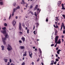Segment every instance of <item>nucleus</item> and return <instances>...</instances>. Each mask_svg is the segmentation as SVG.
<instances>
[{
    "mask_svg": "<svg viewBox=\"0 0 65 65\" xmlns=\"http://www.w3.org/2000/svg\"><path fill=\"white\" fill-rule=\"evenodd\" d=\"M7 50L9 51H10L11 50H12V48H11V46L9 44H8V47L7 48Z\"/></svg>",
    "mask_w": 65,
    "mask_h": 65,
    "instance_id": "1",
    "label": "nucleus"
},
{
    "mask_svg": "<svg viewBox=\"0 0 65 65\" xmlns=\"http://www.w3.org/2000/svg\"><path fill=\"white\" fill-rule=\"evenodd\" d=\"M19 29L20 30H22V25H21V22L19 23Z\"/></svg>",
    "mask_w": 65,
    "mask_h": 65,
    "instance_id": "2",
    "label": "nucleus"
},
{
    "mask_svg": "<svg viewBox=\"0 0 65 65\" xmlns=\"http://www.w3.org/2000/svg\"><path fill=\"white\" fill-rule=\"evenodd\" d=\"M59 38V36H56L55 37V42H57L58 41V38Z\"/></svg>",
    "mask_w": 65,
    "mask_h": 65,
    "instance_id": "3",
    "label": "nucleus"
},
{
    "mask_svg": "<svg viewBox=\"0 0 65 65\" xmlns=\"http://www.w3.org/2000/svg\"><path fill=\"white\" fill-rule=\"evenodd\" d=\"M1 32L3 34H5L6 33V30H2L1 31Z\"/></svg>",
    "mask_w": 65,
    "mask_h": 65,
    "instance_id": "4",
    "label": "nucleus"
},
{
    "mask_svg": "<svg viewBox=\"0 0 65 65\" xmlns=\"http://www.w3.org/2000/svg\"><path fill=\"white\" fill-rule=\"evenodd\" d=\"M16 23V22L15 21V20H13L12 22V24L13 25V26L15 25V24Z\"/></svg>",
    "mask_w": 65,
    "mask_h": 65,
    "instance_id": "5",
    "label": "nucleus"
},
{
    "mask_svg": "<svg viewBox=\"0 0 65 65\" xmlns=\"http://www.w3.org/2000/svg\"><path fill=\"white\" fill-rule=\"evenodd\" d=\"M20 48L21 50H23V49H25V46H20Z\"/></svg>",
    "mask_w": 65,
    "mask_h": 65,
    "instance_id": "6",
    "label": "nucleus"
},
{
    "mask_svg": "<svg viewBox=\"0 0 65 65\" xmlns=\"http://www.w3.org/2000/svg\"><path fill=\"white\" fill-rule=\"evenodd\" d=\"M60 51H61V50L59 49L57 51V53L58 55L60 54Z\"/></svg>",
    "mask_w": 65,
    "mask_h": 65,
    "instance_id": "7",
    "label": "nucleus"
},
{
    "mask_svg": "<svg viewBox=\"0 0 65 65\" xmlns=\"http://www.w3.org/2000/svg\"><path fill=\"white\" fill-rule=\"evenodd\" d=\"M37 8H38V5H36V6L34 10H36V9H37Z\"/></svg>",
    "mask_w": 65,
    "mask_h": 65,
    "instance_id": "8",
    "label": "nucleus"
},
{
    "mask_svg": "<svg viewBox=\"0 0 65 65\" xmlns=\"http://www.w3.org/2000/svg\"><path fill=\"white\" fill-rule=\"evenodd\" d=\"M59 41H58V42H56L55 43H57V44H60V43H61V41H60V39H59Z\"/></svg>",
    "mask_w": 65,
    "mask_h": 65,
    "instance_id": "9",
    "label": "nucleus"
},
{
    "mask_svg": "<svg viewBox=\"0 0 65 65\" xmlns=\"http://www.w3.org/2000/svg\"><path fill=\"white\" fill-rule=\"evenodd\" d=\"M26 56H27V51H26L25 52V54H23V57H24Z\"/></svg>",
    "mask_w": 65,
    "mask_h": 65,
    "instance_id": "10",
    "label": "nucleus"
},
{
    "mask_svg": "<svg viewBox=\"0 0 65 65\" xmlns=\"http://www.w3.org/2000/svg\"><path fill=\"white\" fill-rule=\"evenodd\" d=\"M29 57H30L31 58H32V53H31V54H30V52H29Z\"/></svg>",
    "mask_w": 65,
    "mask_h": 65,
    "instance_id": "11",
    "label": "nucleus"
},
{
    "mask_svg": "<svg viewBox=\"0 0 65 65\" xmlns=\"http://www.w3.org/2000/svg\"><path fill=\"white\" fill-rule=\"evenodd\" d=\"M21 39L23 40V42H25V38L24 37H23L21 38Z\"/></svg>",
    "mask_w": 65,
    "mask_h": 65,
    "instance_id": "12",
    "label": "nucleus"
},
{
    "mask_svg": "<svg viewBox=\"0 0 65 65\" xmlns=\"http://www.w3.org/2000/svg\"><path fill=\"white\" fill-rule=\"evenodd\" d=\"M1 47H2V51H3L4 50V46L3 45H2L1 46Z\"/></svg>",
    "mask_w": 65,
    "mask_h": 65,
    "instance_id": "13",
    "label": "nucleus"
},
{
    "mask_svg": "<svg viewBox=\"0 0 65 65\" xmlns=\"http://www.w3.org/2000/svg\"><path fill=\"white\" fill-rule=\"evenodd\" d=\"M35 24H36V27L37 28H38V26H39V24H38V23H35Z\"/></svg>",
    "mask_w": 65,
    "mask_h": 65,
    "instance_id": "14",
    "label": "nucleus"
},
{
    "mask_svg": "<svg viewBox=\"0 0 65 65\" xmlns=\"http://www.w3.org/2000/svg\"><path fill=\"white\" fill-rule=\"evenodd\" d=\"M22 2H21V4H25V1H24V0H22Z\"/></svg>",
    "mask_w": 65,
    "mask_h": 65,
    "instance_id": "15",
    "label": "nucleus"
},
{
    "mask_svg": "<svg viewBox=\"0 0 65 65\" xmlns=\"http://www.w3.org/2000/svg\"><path fill=\"white\" fill-rule=\"evenodd\" d=\"M62 27H63V29L65 30V26H64V24L63 23H62Z\"/></svg>",
    "mask_w": 65,
    "mask_h": 65,
    "instance_id": "16",
    "label": "nucleus"
},
{
    "mask_svg": "<svg viewBox=\"0 0 65 65\" xmlns=\"http://www.w3.org/2000/svg\"><path fill=\"white\" fill-rule=\"evenodd\" d=\"M6 40V38H2V41H3V40L5 41V40Z\"/></svg>",
    "mask_w": 65,
    "mask_h": 65,
    "instance_id": "17",
    "label": "nucleus"
},
{
    "mask_svg": "<svg viewBox=\"0 0 65 65\" xmlns=\"http://www.w3.org/2000/svg\"><path fill=\"white\" fill-rule=\"evenodd\" d=\"M3 42L4 44L5 45H6V42H5V41H4V40H3Z\"/></svg>",
    "mask_w": 65,
    "mask_h": 65,
    "instance_id": "18",
    "label": "nucleus"
},
{
    "mask_svg": "<svg viewBox=\"0 0 65 65\" xmlns=\"http://www.w3.org/2000/svg\"><path fill=\"white\" fill-rule=\"evenodd\" d=\"M39 52H40V53H41H41H42V51H41V49L40 48H39Z\"/></svg>",
    "mask_w": 65,
    "mask_h": 65,
    "instance_id": "19",
    "label": "nucleus"
},
{
    "mask_svg": "<svg viewBox=\"0 0 65 65\" xmlns=\"http://www.w3.org/2000/svg\"><path fill=\"white\" fill-rule=\"evenodd\" d=\"M0 4H1V5H3V2H0Z\"/></svg>",
    "mask_w": 65,
    "mask_h": 65,
    "instance_id": "20",
    "label": "nucleus"
},
{
    "mask_svg": "<svg viewBox=\"0 0 65 65\" xmlns=\"http://www.w3.org/2000/svg\"><path fill=\"white\" fill-rule=\"evenodd\" d=\"M2 29L3 30H5V29H6V27H4L3 28H2Z\"/></svg>",
    "mask_w": 65,
    "mask_h": 65,
    "instance_id": "21",
    "label": "nucleus"
},
{
    "mask_svg": "<svg viewBox=\"0 0 65 65\" xmlns=\"http://www.w3.org/2000/svg\"><path fill=\"white\" fill-rule=\"evenodd\" d=\"M7 36H8V34H6L5 35V37L6 38H8V37H7Z\"/></svg>",
    "mask_w": 65,
    "mask_h": 65,
    "instance_id": "22",
    "label": "nucleus"
},
{
    "mask_svg": "<svg viewBox=\"0 0 65 65\" xmlns=\"http://www.w3.org/2000/svg\"><path fill=\"white\" fill-rule=\"evenodd\" d=\"M62 28H63V25L62 24L61 25V27L60 29L61 31H62Z\"/></svg>",
    "mask_w": 65,
    "mask_h": 65,
    "instance_id": "23",
    "label": "nucleus"
},
{
    "mask_svg": "<svg viewBox=\"0 0 65 65\" xmlns=\"http://www.w3.org/2000/svg\"><path fill=\"white\" fill-rule=\"evenodd\" d=\"M27 34H29V29H27Z\"/></svg>",
    "mask_w": 65,
    "mask_h": 65,
    "instance_id": "24",
    "label": "nucleus"
},
{
    "mask_svg": "<svg viewBox=\"0 0 65 65\" xmlns=\"http://www.w3.org/2000/svg\"><path fill=\"white\" fill-rule=\"evenodd\" d=\"M7 59H5V62H7Z\"/></svg>",
    "mask_w": 65,
    "mask_h": 65,
    "instance_id": "25",
    "label": "nucleus"
},
{
    "mask_svg": "<svg viewBox=\"0 0 65 65\" xmlns=\"http://www.w3.org/2000/svg\"><path fill=\"white\" fill-rule=\"evenodd\" d=\"M62 16L63 17V18H64V19H65V15L64 14H62Z\"/></svg>",
    "mask_w": 65,
    "mask_h": 65,
    "instance_id": "26",
    "label": "nucleus"
},
{
    "mask_svg": "<svg viewBox=\"0 0 65 65\" xmlns=\"http://www.w3.org/2000/svg\"><path fill=\"white\" fill-rule=\"evenodd\" d=\"M59 28V26H58L57 25H56V26L55 27V28Z\"/></svg>",
    "mask_w": 65,
    "mask_h": 65,
    "instance_id": "27",
    "label": "nucleus"
},
{
    "mask_svg": "<svg viewBox=\"0 0 65 65\" xmlns=\"http://www.w3.org/2000/svg\"><path fill=\"white\" fill-rule=\"evenodd\" d=\"M13 12H15V9L14 8L13 9Z\"/></svg>",
    "mask_w": 65,
    "mask_h": 65,
    "instance_id": "28",
    "label": "nucleus"
},
{
    "mask_svg": "<svg viewBox=\"0 0 65 65\" xmlns=\"http://www.w3.org/2000/svg\"><path fill=\"white\" fill-rule=\"evenodd\" d=\"M4 25L5 26H6V27L7 26V24L6 23H5L4 24Z\"/></svg>",
    "mask_w": 65,
    "mask_h": 65,
    "instance_id": "29",
    "label": "nucleus"
},
{
    "mask_svg": "<svg viewBox=\"0 0 65 65\" xmlns=\"http://www.w3.org/2000/svg\"><path fill=\"white\" fill-rule=\"evenodd\" d=\"M33 6H32V5H31L30 7V9L32 8H33Z\"/></svg>",
    "mask_w": 65,
    "mask_h": 65,
    "instance_id": "30",
    "label": "nucleus"
},
{
    "mask_svg": "<svg viewBox=\"0 0 65 65\" xmlns=\"http://www.w3.org/2000/svg\"><path fill=\"white\" fill-rule=\"evenodd\" d=\"M61 9H63V10H65V8L64 7H62Z\"/></svg>",
    "mask_w": 65,
    "mask_h": 65,
    "instance_id": "31",
    "label": "nucleus"
},
{
    "mask_svg": "<svg viewBox=\"0 0 65 65\" xmlns=\"http://www.w3.org/2000/svg\"><path fill=\"white\" fill-rule=\"evenodd\" d=\"M15 5H16V3H14L13 4V6H15Z\"/></svg>",
    "mask_w": 65,
    "mask_h": 65,
    "instance_id": "32",
    "label": "nucleus"
},
{
    "mask_svg": "<svg viewBox=\"0 0 65 65\" xmlns=\"http://www.w3.org/2000/svg\"><path fill=\"white\" fill-rule=\"evenodd\" d=\"M19 42L20 43H22V41H21V40H19Z\"/></svg>",
    "mask_w": 65,
    "mask_h": 65,
    "instance_id": "33",
    "label": "nucleus"
},
{
    "mask_svg": "<svg viewBox=\"0 0 65 65\" xmlns=\"http://www.w3.org/2000/svg\"><path fill=\"white\" fill-rule=\"evenodd\" d=\"M54 46V44H52L51 45V46Z\"/></svg>",
    "mask_w": 65,
    "mask_h": 65,
    "instance_id": "34",
    "label": "nucleus"
},
{
    "mask_svg": "<svg viewBox=\"0 0 65 65\" xmlns=\"http://www.w3.org/2000/svg\"><path fill=\"white\" fill-rule=\"evenodd\" d=\"M55 23L56 25H57V24H58V21L57 22H55Z\"/></svg>",
    "mask_w": 65,
    "mask_h": 65,
    "instance_id": "35",
    "label": "nucleus"
},
{
    "mask_svg": "<svg viewBox=\"0 0 65 65\" xmlns=\"http://www.w3.org/2000/svg\"><path fill=\"white\" fill-rule=\"evenodd\" d=\"M21 65H25V62H23L22 64Z\"/></svg>",
    "mask_w": 65,
    "mask_h": 65,
    "instance_id": "36",
    "label": "nucleus"
},
{
    "mask_svg": "<svg viewBox=\"0 0 65 65\" xmlns=\"http://www.w3.org/2000/svg\"><path fill=\"white\" fill-rule=\"evenodd\" d=\"M62 5V7H64V4H62V5Z\"/></svg>",
    "mask_w": 65,
    "mask_h": 65,
    "instance_id": "37",
    "label": "nucleus"
},
{
    "mask_svg": "<svg viewBox=\"0 0 65 65\" xmlns=\"http://www.w3.org/2000/svg\"><path fill=\"white\" fill-rule=\"evenodd\" d=\"M9 61L10 63L11 62V59H9Z\"/></svg>",
    "mask_w": 65,
    "mask_h": 65,
    "instance_id": "38",
    "label": "nucleus"
},
{
    "mask_svg": "<svg viewBox=\"0 0 65 65\" xmlns=\"http://www.w3.org/2000/svg\"><path fill=\"white\" fill-rule=\"evenodd\" d=\"M34 14L35 16H37V15H36V12H35Z\"/></svg>",
    "mask_w": 65,
    "mask_h": 65,
    "instance_id": "39",
    "label": "nucleus"
},
{
    "mask_svg": "<svg viewBox=\"0 0 65 65\" xmlns=\"http://www.w3.org/2000/svg\"><path fill=\"white\" fill-rule=\"evenodd\" d=\"M55 60L56 61H59V59H56Z\"/></svg>",
    "mask_w": 65,
    "mask_h": 65,
    "instance_id": "40",
    "label": "nucleus"
},
{
    "mask_svg": "<svg viewBox=\"0 0 65 65\" xmlns=\"http://www.w3.org/2000/svg\"><path fill=\"white\" fill-rule=\"evenodd\" d=\"M12 16H13V15H14V12H13L12 13Z\"/></svg>",
    "mask_w": 65,
    "mask_h": 65,
    "instance_id": "41",
    "label": "nucleus"
},
{
    "mask_svg": "<svg viewBox=\"0 0 65 65\" xmlns=\"http://www.w3.org/2000/svg\"><path fill=\"white\" fill-rule=\"evenodd\" d=\"M28 4H26V5L25 6V7L26 8H27V7H28Z\"/></svg>",
    "mask_w": 65,
    "mask_h": 65,
    "instance_id": "42",
    "label": "nucleus"
},
{
    "mask_svg": "<svg viewBox=\"0 0 65 65\" xmlns=\"http://www.w3.org/2000/svg\"><path fill=\"white\" fill-rule=\"evenodd\" d=\"M55 18H56V19H56V21H58V17H56Z\"/></svg>",
    "mask_w": 65,
    "mask_h": 65,
    "instance_id": "43",
    "label": "nucleus"
},
{
    "mask_svg": "<svg viewBox=\"0 0 65 65\" xmlns=\"http://www.w3.org/2000/svg\"><path fill=\"white\" fill-rule=\"evenodd\" d=\"M11 15H10V16L9 18V20H10V18H11Z\"/></svg>",
    "mask_w": 65,
    "mask_h": 65,
    "instance_id": "44",
    "label": "nucleus"
},
{
    "mask_svg": "<svg viewBox=\"0 0 65 65\" xmlns=\"http://www.w3.org/2000/svg\"><path fill=\"white\" fill-rule=\"evenodd\" d=\"M17 9H19V8H20V6H18L17 7Z\"/></svg>",
    "mask_w": 65,
    "mask_h": 65,
    "instance_id": "45",
    "label": "nucleus"
},
{
    "mask_svg": "<svg viewBox=\"0 0 65 65\" xmlns=\"http://www.w3.org/2000/svg\"><path fill=\"white\" fill-rule=\"evenodd\" d=\"M31 64L32 65H34V62H32L31 63Z\"/></svg>",
    "mask_w": 65,
    "mask_h": 65,
    "instance_id": "46",
    "label": "nucleus"
},
{
    "mask_svg": "<svg viewBox=\"0 0 65 65\" xmlns=\"http://www.w3.org/2000/svg\"><path fill=\"white\" fill-rule=\"evenodd\" d=\"M56 43V44L54 46V47H56V46H57V43Z\"/></svg>",
    "mask_w": 65,
    "mask_h": 65,
    "instance_id": "47",
    "label": "nucleus"
},
{
    "mask_svg": "<svg viewBox=\"0 0 65 65\" xmlns=\"http://www.w3.org/2000/svg\"><path fill=\"white\" fill-rule=\"evenodd\" d=\"M65 34V30H64L63 31V34Z\"/></svg>",
    "mask_w": 65,
    "mask_h": 65,
    "instance_id": "48",
    "label": "nucleus"
},
{
    "mask_svg": "<svg viewBox=\"0 0 65 65\" xmlns=\"http://www.w3.org/2000/svg\"><path fill=\"white\" fill-rule=\"evenodd\" d=\"M46 21L47 22H48V20L47 19H46Z\"/></svg>",
    "mask_w": 65,
    "mask_h": 65,
    "instance_id": "49",
    "label": "nucleus"
},
{
    "mask_svg": "<svg viewBox=\"0 0 65 65\" xmlns=\"http://www.w3.org/2000/svg\"><path fill=\"white\" fill-rule=\"evenodd\" d=\"M34 33L35 35H36V33H35V31H34Z\"/></svg>",
    "mask_w": 65,
    "mask_h": 65,
    "instance_id": "50",
    "label": "nucleus"
},
{
    "mask_svg": "<svg viewBox=\"0 0 65 65\" xmlns=\"http://www.w3.org/2000/svg\"><path fill=\"white\" fill-rule=\"evenodd\" d=\"M56 63H57V62L55 61L54 62V64H56Z\"/></svg>",
    "mask_w": 65,
    "mask_h": 65,
    "instance_id": "51",
    "label": "nucleus"
},
{
    "mask_svg": "<svg viewBox=\"0 0 65 65\" xmlns=\"http://www.w3.org/2000/svg\"><path fill=\"white\" fill-rule=\"evenodd\" d=\"M51 62L53 63H54V60H52L51 61Z\"/></svg>",
    "mask_w": 65,
    "mask_h": 65,
    "instance_id": "52",
    "label": "nucleus"
},
{
    "mask_svg": "<svg viewBox=\"0 0 65 65\" xmlns=\"http://www.w3.org/2000/svg\"><path fill=\"white\" fill-rule=\"evenodd\" d=\"M51 65H53V64H54V63L53 62H51Z\"/></svg>",
    "mask_w": 65,
    "mask_h": 65,
    "instance_id": "53",
    "label": "nucleus"
},
{
    "mask_svg": "<svg viewBox=\"0 0 65 65\" xmlns=\"http://www.w3.org/2000/svg\"><path fill=\"white\" fill-rule=\"evenodd\" d=\"M18 17L17 16H16L15 17V19H18Z\"/></svg>",
    "mask_w": 65,
    "mask_h": 65,
    "instance_id": "54",
    "label": "nucleus"
},
{
    "mask_svg": "<svg viewBox=\"0 0 65 65\" xmlns=\"http://www.w3.org/2000/svg\"><path fill=\"white\" fill-rule=\"evenodd\" d=\"M62 38H64V36L62 35L61 36Z\"/></svg>",
    "mask_w": 65,
    "mask_h": 65,
    "instance_id": "55",
    "label": "nucleus"
},
{
    "mask_svg": "<svg viewBox=\"0 0 65 65\" xmlns=\"http://www.w3.org/2000/svg\"><path fill=\"white\" fill-rule=\"evenodd\" d=\"M56 57H58V55L57 54H56Z\"/></svg>",
    "mask_w": 65,
    "mask_h": 65,
    "instance_id": "56",
    "label": "nucleus"
},
{
    "mask_svg": "<svg viewBox=\"0 0 65 65\" xmlns=\"http://www.w3.org/2000/svg\"><path fill=\"white\" fill-rule=\"evenodd\" d=\"M58 49H59V48H58V47H57L56 48V50H58Z\"/></svg>",
    "mask_w": 65,
    "mask_h": 65,
    "instance_id": "57",
    "label": "nucleus"
},
{
    "mask_svg": "<svg viewBox=\"0 0 65 65\" xmlns=\"http://www.w3.org/2000/svg\"><path fill=\"white\" fill-rule=\"evenodd\" d=\"M35 51H37V48H36L35 49Z\"/></svg>",
    "mask_w": 65,
    "mask_h": 65,
    "instance_id": "58",
    "label": "nucleus"
},
{
    "mask_svg": "<svg viewBox=\"0 0 65 65\" xmlns=\"http://www.w3.org/2000/svg\"><path fill=\"white\" fill-rule=\"evenodd\" d=\"M39 61V59L38 58L37 60V62H38V61Z\"/></svg>",
    "mask_w": 65,
    "mask_h": 65,
    "instance_id": "59",
    "label": "nucleus"
},
{
    "mask_svg": "<svg viewBox=\"0 0 65 65\" xmlns=\"http://www.w3.org/2000/svg\"><path fill=\"white\" fill-rule=\"evenodd\" d=\"M64 41V40L63 39H62V42H63Z\"/></svg>",
    "mask_w": 65,
    "mask_h": 65,
    "instance_id": "60",
    "label": "nucleus"
},
{
    "mask_svg": "<svg viewBox=\"0 0 65 65\" xmlns=\"http://www.w3.org/2000/svg\"><path fill=\"white\" fill-rule=\"evenodd\" d=\"M53 26H54V27H55H55H56V26H55V25L54 24V25H53Z\"/></svg>",
    "mask_w": 65,
    "mask_h": 65,
    "instance_id": "61",
    "label": "nucleus"
},
{
    "mask_svg": "<svg viewBox=\"0 0 65 65\" xmlns=\"http://www.w3.org/2000/svg\"><path fill=\"white\" fill-rule=\"evenodd\" d=\"M33 29V30H34V29H35V26H34Z\"/></svg>",
    "mask_w": 65,
    "mask_h": 65,
    "instance_id": "62",
    "label": "nucleus"
},
{
    "mask_svg": "<svg viewBox=\"0 0 65 65\" xmlns=\"http://www.w3.org/2000/svg\"><path fill=\"white\" fill-rule=\"evenodd\" d=\"M58 6H60V4H59L58 3Z\"/></svg>",
    "mask_w": 65,
    "mask_h": 65,
    "instance_id": "63",
    "label": "nucleus"
},
{
    "mask_svg": "<svg viewBox=\"0 0 65 65\" xmlns=\"http://www.w3.org/2000/svg\"><path fill=\"white\" fill-rule=\"evenodd\" d=\"M41 64L42 65H43V63L42 62L41 63Z\"/></svg>",
    "mask_w": 65,
    "mask_h": 65,
    "instance_id": "64",
    "label": "nucleus"
}]
</instances>
